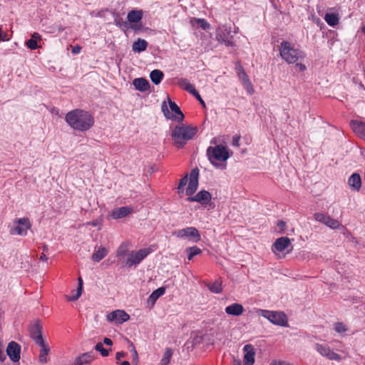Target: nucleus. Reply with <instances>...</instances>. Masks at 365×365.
I'll list each match as a JSON object with an SVG mask.
<instances>
[{
    "label": "nucleus",
    "instance_id": "nucleus-1",
    "mask_svg": "<svg viewBox=\"0 0 365 365\" xmlns=\"http://www.w3.org/2000/svg\"><path fill=\"white\" fill-rule=\"evenodd\" d=\"M65 120L73 129L81 132L89 130L94 124L93 116L82 109H75L68 112Z\"/></svg>",
    "mask_w": 365,
    "mask_h": 365
},
{
    "label": "nucleus",
    "instance_id": "nucleus-2",
    "mask_svg": "<svg viewBox=\"0 0 365 365\" xmlns=\"http://www.w3.org/2000/svg\"><path fill=\"white\" fill-rule=\"evenodd\" d=\"M197 132L196 126L181 124L176 125L171 133L173 145L178 148H182Z\"/></svg>",
    "mask_w": 365,
    "mask_h": 365
},
{
    "label": "nucleus",
    "instance_id": "nucleus-3",
    "mask_svg": "<svg viewBox=\"0 0 365 365\" xmlns=\"http://www.w3.org/2000/svg\"><path fill=\"white\" fill-rule=\"evenodd\" d=\"M207 155L212 165L215 168L222 169H225L226 165L220 163H225L230 158L227 148L222 145L208 147Z\"/></svg>",
    "mask_w": 365,
    "mask_h": 365
},
{
    "label": "nucleus",
    "instance_id": "nucleus-4",
    "mask_svg": "<svg viewBox=\"0 0 365 365\" xmlns=\"http://www.w3.org/2000/svg\"><path fill=\"white\" fill-rule=\"evenodd\" d=\"M280 56L288 63H294L304 58L303 52L295 48L289 42L283 41L279 48Z\"/></svg>",
    "mask_w": 365,
    "mask_h": 365
},
{
    "label": "nucleus",
    "instance_id": "nucleus-5",
    "mask_svg": "<svg viewBox=\"0 0 365 365\" xmlns=\"http://www.w3.org/2000/svg\"><path fill=\"white\" fill-rule=\"evenodd\" d=\"M257 313L259 316L267 319L270 322L276 325L285 326L287 322L286 315L280 312L258 309Z\"/></svg>",
    "mask_w": 365,
    "mask_h": 365
},
{
    "label": "nucleus",
    "instance_id": "nucleus-6",
    "mask_svg": "<svg viewBox=\"0 0 365 365\" xmlns=\"http://www.w3.org/2000/svg\"><path fill=\"white\" fill-rule=\"evenodd\" d=\"M168 103L171 111L175 113V115L170 113L165 102H163L161 106V109L165 117L167 119L175 120L178 123H182L185 116L182 112L180 110L179 106L175 102H173L170 98H168Z\"/></svg>",
    "mask_w": 365,
    "mask_h": 365
},
{
    "label": "nucleus",
    "instance_id": "nucleus-7",
    "mask_svg": "<svg viewBox=\"0 0 365 365\" xmlns=\"http://www.w3.org/2000/svg\"><path fill=\"white\" fill-rule=\"evenodd\" d=\"M173 235L178 238L185 239L193 242L200 240V235L194 227H188L184 229L177 230L173 232Z\"/></svg>",
    "mask_w": 365,
    "mask_h": 365
},
{
    "label": "nucleus",
    "instance_id": "nucleus-8",
    "mask_svg": "<svg viewBox=\"0 0 365 365\" xmlns=\"http://www.w3.org/2000/svg\"><path fill=\"white\" fill-rule=\"evenodd\" d=\"M231 27L227 26H220L216 30V39L226 46H233V36L231 35Z\"/></svg>",
    "mask_w": 365,
    "mask_h": 365
},
{
    "label": "nucleus",
    "instance_id": "nucleus-9",
    "mask_svg": "<svg viewBox=\"0 0 365 365\" xmlns=\"http://www.w3.org/2000/svg\"><path fill=\"white\" fill-rule=\"evenodd\" d=\"M150 248L141 249L137 252H131L125 262L128 267H132L140 264L150 252Z\"/></svg>",
    "mask_w": 365,
    "mask_h": 365
},
{
    "label": "nucleus",
    "instance_id": "nucleus-10",
    "mask_svg": "<svg viewBox=\"0 0 365 365\" xmlns=\"http://www.w3.org/2000/svg\"><path fill=\"white\" fill-rule=\"evenodd\" d=\"M18 225L11 230V235H26L27 230L31 228L29 218L23 217L17 220Z\"/></svg>",
    "mask_w": 365,
    "mask_h": 365
},
{
    "label": "nucleus",
    "instance_id": "nucleus-11",
    "mask_svg": "<svg viewBox=\"0 0 365 365\" xmlns=\"http://www.w3.org/2000/svg\"><path fill=\"white\" fill-rule=\"evenodd\" d=\"M106 319L108 322L115 324H122L130 319V316L123 310L117 309L107 314Z\"/></svg>",
    "mask_w": 365,
    "mask_h": 365
},
{
    "label": "nucleus",
    "instance_id": "nucleus-12",
    "mask_svg": "<svg viewBox=\"0 0 365 365\" xmlns=\"http://www.w3.org/2000/svg\"><path fill=\"white\" fill-rule=\"evenodd\" d=\"M198 177L199 169L197 168H195L190 172V181L186 189V194L187 195H192L197 190L198 187Z\"/></svg>",
    "mask_w": 365,
    "mask_h": 365
},
{
    "label": "nucleus",
    "instance_id": "nucleus-13",
    "mask_svg": "<svg viewBox=\"0 0 365 365\" xmlns=\"http://www.w3.org/2000/svg\"><path fill=\"white\" fill-rule=\"evenodd\" d=\"M21 347L18 343L15 341H11L9 343L6 354L9 359L14 361L17 362L20 359Z\"/></svg>",
    "mask_w": 365,
    "mask_h": 365
},
{
    "label": "nucleus",
    "instance_id": "nucleus-14",
    "mask_svg": "<svg viewBox=\"0 0 365 365\" xmlns=\"http://www.w3.org/2000/svg\"><path fill=\"white\" fill-rule=\"evenodd\" d=\"M291 246V241L287 237H282L276 240L272 247V250L274 254L283 252Z\"/></svg>",
    "mask_w": 365,
    "mask_h": 365
},
{
    "label": "nucleus",
    "instance_id": "nucleus-15",
    "mask_svg": "<svg viewBox=\"0 0 365 365\" xmlns=\"http://www.w3.org/2000/svg\"><path fill=\"white\" fill-rule=\"evenodd\" d=\"M30 336L36 344L45 342L42 335V327L38 323H36L31 327Z\"/></svg>",
    "mask_w": 365,
    "mask_h": 365
},
{
    "label": "nucleus",
    "instance_id": "nucleus-16",
    "mask_svg": "<svg viewBox=\"0 0 365 365\" xmlns=\"http://www.w3.org/2000/svg\"><path fill=\"white\" fill-rule=\"evenodd\" d=\"M211 200V195L206 190L200 191L196 195L187 197L189 202H198L201 204H207Z\"/></svg>",
    "mask_w": 365,
    "mask_h": 365
},
{
    "label": "nucleus",
    "instance_id": "nucleus-17",
    "mask_svg": "<svg viewBox=\"0 0 365 365\" xmlns=\"http://www.w3.org/2000/svg\"><path fill=\"white\" fill-rule=\"evenodd\" d=\"M243 351L245 352L244 355V364L245 365H252L255 362V351L252 345L246 344Z\"/></svg>",
    "mask_w": 365,
    "mask_h": 365
},
{
    "label": "nucleus",
    "instance_id": "nucleus-18",
    "mask_svg": "<svg viewBox=\"0 0 365 365\" xmlns=\"http://www.w3.org/2000/svg\"><path fill=\"white\" fill-rule=\"evenodd\" d=\"M321 356L327 357L329 360L336 361H341L344 357L334 352L329 346L321 345Z\"/></svg>",
    "mask_w": 365,
    "mask_h": 365
},
{
    "label": "nucleus",
    "instance_id": "nucleus-19",
    "mask_svg": "<svg viewBox=\"0 0 365 365\" xmlns=\"http://www.w3.org/2000/svg\"><path fill=\"white\" fill-rule=\"evenodd\" d=\"M351 125L353 131L361 139L365 140V123L351 120Z\"/></svg>",
    "mask_w": 365,
    "mask_h": 365
},
{
    "label": "nucleus",
    "instance_id": "nucleus-20",
    "mask_svg": "<svg viewBox=\"0 0 365 365\" xmlns=\"http://www.w3.org/2000/svg\"><path fill=\"white\" fill-rule=\"evenodd\" d=\"M133 84L135 88L140 92L146 91L150 88V83L148 81L144 78H137L133 81Z\"/></svg>",
    "mask_w": 365,
    "mask_h": 365
},
{
    "label": "nucleus",
    "instance_id": "nucleus-21",
    "mask_svg": "<svg viewBox=\"0 0 365 365\" xmlns=\"http://www.w3.org/2000/svg\"><path fill=\"white\" fill-rule=\"evenodd\" d=\"M348 184L354 190L359 191L361 187V176L358 173H353L348 179Z\"/></svg>",
    "mask_w": 365,
    "mask_h": 365
},
{
    "label": "nucleus",
    "instance_id": "nucleus-22",
    "mask_svg": "<svg viewBox=\"0 0 365 365\" xmlns=\"http://www.w3.org/2000/svg\"><path fill=\"white\" fill-rule=\"evenodd\" d=\"M132 211V207H120L113 210L111 216L113 219H120L128 215Z\"/></svg>",
    "mask_w": 365,
    "mask_h": 365
},
{
    "label": "nucleus",
    "instance_id": "nucleus-23",
    "mask_svg": "<svg viewBox=\"0 0 365 365\" xmlns=\"http://www.w3.org/2000/svg\"><path fill=\"white\" fill-rule=\"evenodd\" d=\"M243 311L242 305L238 303H234L225 308V312L232 316H240L243 313Z\"/></svg>",
    "mask_w": 365,
    "mask_h": 365
},
{
    "label": "nucleus",
    "instance_id": "nucleus-24",
    "mask_svg": "<svg viewBox=\"0 0 365 365\" xmlns=\"http://www.w3.org/2000/svg\"><path fill=\"white\" fill-rule=\"evenodd\" d=\"M143 16L142 10H131L128 12L127 19L130 24H135L142 20Z\"/></svg>",
    "mask_w": 365,
    "mask_h": 365
},
{
    "label": "nucleus",
    "instance_id": "nucleus-25",
    "mask_svg": "<svg viewBox=\"0 0 365 365\" xmlns=\"http://www.w3.org/2000/svg\"><path fill=\"white\" fill-rule=\"evenodd\" d=\"M114 24L121 28L122 29H127L128 28H130L131 29L134 31H139L140 28L137 26L136 24H131L130 26L128 25V22L125 21L122 18L119 16V15H116L114 17Z\"/></svg>",
    "mask_w": 365,
    "mask_h": 365
},
{
    "label": "nucleus",
    "instance_id": "nucleus-26",
    "mask_svg": "<svg viewBox=\"0 0 365 365\" xmlns=\"http://www.w3.org/2000/svg\"><path fill=\"white\" fill-rule=\"evenodd\" d=\"M93 353L92 351L84 353L76 359L74 365L88 364L93 360Z\"/></svg>",
    "mask_w": 365,
    "mask_h": 365
},
{
    "label": "nucleus",
    "instance_id": "nucleus-27",
    "mask_svg": "<svg viewBox=\"0 0 365 365\" xmlns=\"http://www.w3.org/2000/svg\"><path fill=\"white\" fill-rule=\"evenodd\" d=\"M321 223L326 225L331 229H336L341 226V224L338 220L324 215H321Z\"/></svg>",
    "mask_w": 365,
    "mask_h": 365
},
{
    "label": "nucleus",
    "instance_id": "nucleus-28",
    "mask_svg": "<svg viewBox=\"0 0 365 365\" xmlns=\"http://www.w3.org/2000/svg\"><path fill=\"white\" fill-rule=\"evenodd\" d=\"M38 345L41 347L38 356L39 361L41 364H46L47 362V355L50 351L49 346L46 341Z\"/></svg>",
    "mask_w": 365,
    "mask_h": 365
},
{
    "label": "nucleus",
    "instance_id": "nucleus-29",
    "mask_svg": "<svg viewBox=\"0 0 365 365\" xmlns=\"http://www.w3.org/2000/svg\"><path fill=\"white\" fill-rule=\"evenodd\" d=\"M83 282L81 277L78 278V288L76 290H73L72 292L73 295L68 297V300L69 301H76L81 297L83 292Z\"/></svg>",
    "mask_w": 365,
    "mask_h": 365
},
{
    "label": "nucleus",
    "instance_id": "nucleus-30",
    "mask_svg": "<svg viewBox=\"0 0 365 365\" xmlns=\"http://www.w3.org/2000/svg\"><path fill=\"white\" fill-rule=\"evenodd\" d=\"M148 42L142 38H138L132 46V49L134 52L140 53L146 50L148 47Z\"/></svg>",
    "mask_w": 365,
    "mask_h": 365
},
{
    "label": "nucleus",
    "instance_id": "nucleus-31",
    "mask_svg": "<svg viewBox=\"0 0 365 365\" xmlns=\"http://www.w3.org/2000/svg\"><path fill=\"white\" fill-rule=\"evenodd\" d=\"M41 39V35L38 33L34 32L31 35V38L26 41V45L31 50H35L38 47V41H40Z\"/></svg>",
    "mask_w": 365,
    "mask_h": 365
},
{
    "label": "nucleus",
    "instance_id": "nucleus-32",
    "mask_svg": "<svg viewBox=\"0 0 365 365\" xmlns=\"http://www.w3.org/2000/svg\"><path fill=\"white\" fill-rule=\"evenodd\" d=\"M108 253V251L105 247H98L96 249L93 254L91 259L94 262H100L103 259Z\"/></svg>",
    "mask_w": 365,
    "mask_h": 365
},
{
    "label": "nucleus",
    "instance_id": "nucleus-33",
    "mask_svg": "<svg viewBox=\"0 0 365 365\" xmlns=\"http://www.w3.org/2000/svg\"><path fill=\"white\" fill-rule=\"evenodd\" d=\"M178 84L181 88L187 91L191 94H192L196 91L195 86L192 85L186 78L179 79L178 81Z\"/></svg>",
    "mask_w": 365,
    "mask_h": 365
},
{
    "label": "nucleus",
    "instance_id": "nucleus-34",
    "mask_svg": "<svg viewBox=\"0 0 365 365\" xmlns=\"http://www.w3.org/2000/svg\"><path fill=\"white\" fill-rule=\"evenodd\" d=\"M326 22L331 26H334L339 24V16L337 13H327L324 17Z\"/></svg>",
    "mask_w": 365,
    "mask_h": 365
},
{
    "label": "nucleus",
    "instance_id": "nucleus-35",
    "mask_svg": "<svg viewBox=\"0 0 365 365\" xmlns=\"http://www.w3.org/2000/svg\"><path fill=\"white\" fill-rule=\"evenodd\" d=\"M165 289L164 287H162L158 288L149 296L148 302L151 303L153 305L158 299L165 294Z\"/></svg>",
    "mask_w": 365,
    "mask_h": 365
},
{
    "label": "nucleus",
    "instance_id": "nucleus-36",
    "mask_svg": "<svg viewBox=\"0 0 365 365\" xmlns=\"http://www.w3.org/2000/svg\"><path fill=\"white\" fill-rule=\"evenodd\" d=\"M163 76L164 74L163 71L158 69L152 71L150 73V80L155 85H158L161 82Z\"/></svg>",
    "mask_w": 365,
    "mask_h": 365
},
{
    "label": "nucleus",
    "instance_id": "nucleus-37",
    "mask_svg": "<svg viewBox=\"0 0 365 365\" xmlns=\"http://www.w3.org/2000/svg\"><path fill=\"white\" fill-rule=\"evenodd\" d=\"M173 351L170 348H166L163 354V358L160 360V365H168L170 359L173 356Z\"/></svg>",
    "mask_w": 365,
    "mask_h": 365
},
{
    "label": "nucleus",
    "instance_id": "nucleus-38",
    "mask_svg": "<svg viewBox=\"0 0 365 365\" xmlns=\"http://www.w3.org/2000/svg\"><path fill=\"white\" fill-rule=\"evenodd\" d=\"M207 287L212 292L216 294L220 293L222 290V282L218 280L207 284Z\"/></svg>",
    "mask_w": 365,
    "mask_h": 365
},
{
    "label": "nucleus",
    "instance_id": "nucleus-39",
    "mask_svg": "<svg viewBox=\"0 0 365 365\" xmlns=\"http://www.w3.org/2000/svg\"><path fill=\"white\" fill-rule=\"evenodd\" d=\"M185 251L188 254V255H187V259L188 260L192 259V258L195 256L200 254L201 252H202L201 250L199 247H196V246H193V247H187Z\"/></svg>",
    "mask_w": 365,
    "mask_h": 365
},
{
    "label": "nucleus",
    "instance_id": "nucleus-40",
    "mask_svg": "<svg viewBox=\"0 0 365 365\" xmlns=\"http://www.w3.org/2000/svg\"><path fill=\"white\" fill-rule=\"evenodd\" d=\"M128 245L125 242L122 243L118 248L116 255L118 257H124L128 255Z\"/></svg>",
    "mask_w": 365,
    "mask_h": 365
},
{
    "label": "nucleus",
    "instance_id": "nucleus-41",
    "mask_svg": "<svg viewBox=\"0 0 365 365\" xmlns=\"http://www.w3.org/2000/svg\"><path fill=\"white\" fill-rule=\"evenodd\" d=\"M334 329L340 334H344L348 330L346 326L342 322H336L334 324Z\"/></svg>",
    "mask_w": 365,
    "mask_h": 365
},
{
    "label": "nucleus",
    "instance_id": "nucleus-42",
    "mask_svg": "<svg viewBox=\"0 0 365 365\" xmlns=\"http://www.w3.org/2000/svg\"><path fill=\"white\" fill-rule=\"evenodd\" d=\"M95 349L100 351L103 356H107L109 354L108 350L103 348V344L99 342L95 346Z\"/></svg>",
    "mask_w": 365,
    "mask_h": 365
},
{
    "label": "nucleus",
    "instance_id": "nucleus-43",
    "mask_svg": "<svg viewBox=\"0 0 365 365\" xmlns=\"http://www.w3.org/2000/svg\"><path fill=\"white\" fill-rule=\"evenodd\" d=\"M195 21L204 30H207L210 28V24L203 19H195Z\"/></svg>",
    "mask_w": 365,
    "mask_h": 365
},
{
    "label": "nucleus",
    "instance_id": "nucleus-44",
    "mask_svg": "<svg viewBox=\"0 0 365 365\" xmlns=\"http://www.w3.org/2000/svg\"><path fill=\"white\" fill-rule=\"evenodd\" d=\"M237 71V76L240 80L242 78H245L246 76H247L246 72L245 71L244 68L242 67V66L239 65L236 67Z\"/></svg>",
    "mask_w": 365,
    "mask_h": 365
},
{
    "label": "nucleus",
    "instance_id": "nucleus-45",
    "mask_svg": "<svg viewBox=\"0 0 365 365\" xmlns=\"http://www.w3.org/2000/svg\"><path fill=\"white\" fill-rule=\"evenodd\" d=\"M242 86L249 94H252L254 93V88L251 81H247V83H244Z\"/></svg>",
    "mask_w": 365,
    "mask_h": 365
},
{
    "label": "nucleus",
    "instance_id": "nucleus-46",
    "mask_svg": "<svg viewBox=\"0 0 365 365\" xmlns=\"http://www.w3.org/2000/svg\"><path fill=\"white\" fill-rule=\"evenodd\" d=\"M188 180V175L186 174L182 178L180 179V183L178 185V189H182L184 186L187 183Z\"/></svg>",
    "mask_w": 365,
    "mask_h": 365
},
{
    "label": "nucleus",
    "instance_id": "nucleus-47",
    "mask_svg": "<svg viewBox=\"0 0 365 365\" xmlns=\"http://www.w3.org/2000/svg\"><path fill=\"white\" fill-rule=\"evenodd\" d=\"M10 39V37L7 33L2 31L1 26H0V40L3 41H7Z\"/></svg>",
    "mask_w": 365,
    "mask_h": 365
},
{
    "label": "nucleus",
    "instance_id": "nucleus-48",
    "mask_svg": "<svg viewBox=\"0 0 365 365\" xmlns=\"http://www.w3.org/2000/svg\"><path fill=\"white\" fill-rule=\"evenodd\" d=\"M192 95H193L204 107L205 106V103L204 101L202 100L200 95L199 94V93L197 91H195V92H194Z\"/></svg>",
    "mask_w": 365,
    "mask_h": 365
},
{
    "label": "nucleus",
    "instance_id": "nucleus-49",
    "mask_svg": "<svg viewBox=\"0 0 365 365\" xmlns=\"http://www.w3.org/2000/svg\"><path fill=\"white\" fill-rule=\"evenodd\" d=\"M286 226V222L282 220H280L277 222V227L282 232L284 231Z\"/></svg>",
    "mask_w": 365,
    "mask_h": 365
},
{
    "label": "nucleus",
    "instance_id": "nucleus-50",
    "mask_svg": "<svg viewBox=\"0 0 365 365\" xmlns=\"http://www.w3.org/2000/svg\"><path fill=\"white\" fill-rule=\"evenodd\" d=\"M240 135L234 136L233 139H232V145L234 146L238 147L240 145Z\"/></svg>",
    "mask_w": 365,
    "mask_h": 365
},
{
    "label": "nucleus",
    "instance_id": "nucleus-51",
    "mask_svg": "<svg viewBox=\"0 0 365 365\" xmlns=\"http://www.w3.org/2000/svg\"><path fill=\"white\" fill-rule=\"evenodd\" d=\"M295 67L299 71H304L306 69L305 65H304L302 63H297Z\"/></svg>",
    "mask_w": 365,
    "mask_h": 365
},
{
    "label": "nucleus",
    "instance_id": "nucleus-52",
    "mask_svg": "<svg viewBox=\"0 0 365 365\" xmlns=\"http://www.w3.org/2000/svg\"><path fill=\"white\" fill-rule=\"evenodd\" d=\"M125 353L123 352V351H119V352H117L116 353V356H115V358H116V360L117 361H119L122 358L125 357Z\"/></svg>",
    "mask_w": 365,
    "mask_h": 365
},
{
    "label": "nucleus",
    "instance_id": "nucleus-53",
    "mask_svg": "<svg viewBox=\"0 0 365 365\" xmlns=\"http://www.w3.org/2000/svg\"><path fill=\"white\" fill-rule=\"evenodd\" d=\"M81 47L80 46H75L72 48V53L74 54H78L81 52Z\"/></svg>",
    "mask_w": 365,
    "mask_h": 365
},
{
    "label": "nucleus",
    "instance_id": "nucleus-54",
    "mask_svg": "<svg viewBox=\"0 0 365 365\" xmlns=\"http://www.w3.org/2000/svg\"><path fill=\"white\" fill-rule=\"evenodd\" d=\"M132 353H133V361L137 363L138 356L137 351L135 350V348L133 349Z\"/></svg>",
    "mask_w": 365,
    "mask_h": 365
},
{
    "label": "nucleus",
    "instance_id": "nucleus-55",
    "mask_svg": "<svg viewBox=\"0 0 365 365\" xmlns=\"http://www.w3.org/2000/svg\"><path fill=\"white\" fill-rule=\"evenodd\" d=\"M103 343H104L105 344L108 345V346H110V345H112V344H113V342H112L111 339H109V338H106H106H104V339H103Z\"/></svg>",
    "mask_w": 365,
    "mask_h": 365
},
{
    "label": "nucleus",
    "instance_id": "nucleus-56",
    "mask_svg": "<svg viewBox=\"0 0 365 365\" xmlns=\"http://www.w3.org/2000/svg\"><path fill=\"white\" fill-rule=\"evenodd\" d=\"M240 81H241L242 84L243 85L244 83H247V81H250V78H249V77H248V76H246L245 78H242V79L240 80Z\"/></svg>",
    "mask_w": 365,
    "mask_h": 365
},
{
    "label": "nucleus",
    "instance_id": "nucleus-57",
    "mask_svg": "<svg viewBox=\"0 0 365 365\" xmlns=\"http://www.w3.org/2000/svg\"><path fill=\"white\" fill-rule=\"evenodd\" d=\"M47 259H48V258H47V257H46V255H44V254H42V255H41V257H40V259H41V261H46V260H47Z\"/></svg>",
    "mask_w": 365,
    "mask_h": 365
},
{
    "label": "nucleus",
    "instance_id": "nucleus-58",
    "mask_svg": "<svg viewBox=\"0 0 365 365\" xmlns=\"http://www.w3.org/2000/svg\"><path fill=\"white\" fill-rule=\"evenodd\" d=\"M195 343H200L202 341L201 336H196L195 339Z\"/></svg>",
    "mask_w": 365,
    "mask_h": 365
},
{
    "label": "nucleus",
    "instance_id": "nucleus-59",
    "mask_svg": "<svg viewBox=\"0 0 365 365\" xmlns=\"http://www.w3.org/2000/svg\"><path fill=\"white\" fill-rule=\"evenodd\" d=\"M91 224L93 227L98 226L99 225V223H98V222L97 220H94V221L91 222Z\"/></svg>",
    "mask_w": 365,
    "mask_h": 365
},
{
    "label": "nucleus",
    "instance_id": "nucleus-60",
    "mask_svg": "<svg viewBox=\"0 0 365 365\" xmlns=\"http://www.w3.org/2000/svg\"><path fill=\"white\" fill-rule=\"evenodd\" d=\"M120 365H130V364L128 361H124L120 364Z\"/></svg>",
    "mask_w": 365,
    "mask_h": 365
},
{
    "label": "nucleus",
    "instance_id": "nucleus-61",
    "mask_svg": "<svg viewBox=\"0 0 365 365\" xmlns=\"http://www.w3.org/2000/svg\"><path fill=\"white\" fill-rule=\"evenodd\" d=\"M314 217L316 219L317 221L319 220V213H315L314 214Z\"/></svg>",
    "mask_w": 365,
    "mask_h": 365
},
{
    "label": "nucleus",
    "instance_id": "nucleus-62",
    "mask_svg": "<svg viewBox=\"0 0 365 365\" xmlns=\"http://www.w3.org/2000/svg\"><path fill=\"white\" fill-rule=\"evenodd\" d=\"M211 143H212V144H216V143H217V140H216V138H213V139L211 140Z\"/></svg>",
    "mask_w": 365,
    "mask_h": 365
},
{
    "label": "nucleus",
    "instance_id": "nucleus-63",
    "mask_svg": "<svg viewBox=\"0 0 365 365\" xmlns=\"http://www.w3.org/2000/svg\"><path fill=\"white\" fill-rule=\"evenodd\" d=\"M315 23L317 24V26H319V19H316Z\"/></svg>",
    "mask_w": 365,
    "mask_h": 365
},
{
    "label": "nucleus",
    "instance_id": "nucleus-64",
    "mask_svg": "<svg viewBox=\"0 0 365 365\" xmlns=\"http://www.w3.org/2000/svg\"><path fill=\"white\" fill-rule=\"evenodd\" d=\"M362 31H363V33H364V34H365V26H364L362 27Z\"/></svg>",
    "mask_w": 365,
    "mask_h": 365
}]
</instances>
